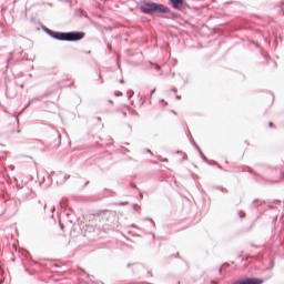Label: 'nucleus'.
Segmentation results:
<instances>
[{
	"label": "nucleus",
	"mask_w": 284,
	"mask_h": 284,
	"mask_svg": "<svg viewBox=\"0 0 284 284\" xmlns=\"http://www.w3.org/2000/svg\"><path fill=\"white\" fill-rule=\"evenodd\" d=\"M169 1L172 3L175 10H181V8H183V4L185 3V0H169Z\"/></svg>",
	"instance_id": "423d86ee"
},
{
	"label": "nucleus",
	"mask_w": 284,
	"mask_h": 284,
	"mask_svg": "<svg viewBox=\"0 0 284 284\" xmlns=\"http://www.w3.org/2000/svg\"><path fill=\"white\" fill-rule=\"evenodd\" d=\"M98 221L103 225H108L109 223H112V221H114V213H112L111 211H100L98 213Z\"/></svg>",
	"instance_id": "7ed1b4c3"
},
{
	"label": "nucleus",
	"mask_w": 284,
	"mask_h": 284,
	"mask_svg": "<svg viewBox=\"0 0 284 284\" xmlns=\"http://www.w3.org/2000/svg\"><path fill=\"white\" fill-rule=\"evenodd\" d=\"M140 10L144 14H154V12L156 13L161 12L162 14H168V12H170V9L168 7L155 3V2H145L140 7Z\"/></svg>",
	"instance_id": "f257e3e1"
},
{
	"label": "nucleus",
	"mask_w": 284,
	"mask_h": 284,
	"mask_svg": "<svg viewBox=\"0 0 284 284\" xmlns=\"http://www.w3.org/2000/svg\"><path fill=\"white\" fill-rule=\"evenodd\" d=\"M234 284H263V280L256 277H246L234 282Z\"/></svg>",
	"instance_id": "20e7f679"
},
{
	"label": "nucleus",
	"mask_w": 284,
	"mask_h": 284,
	"mask_svg": "<svg viewBox=\"0 0 284 284\" xmlns=\"http://www.w3.org/2000/svg\"><path fill=\"white\" fill-rule=\"evenodd\" d=\"M85 37V33L83 32H58L54 34V39H58L59 41H81Z\"/></svg>",
	"instance_id": "f03ea898"
},
{
	"label": "nucleus",
	"mask_w": 284,
	"mask_h": 284,
	"mask_svg": "<svg viewBox=\"0 0 284 284\" xmlns=\"http://www.w3.org/2000/svg\"><path fill=\"white\" fill-rule=\"evenodd\" d=\"M48 207V203L45 200H40L39 205L36 206L37 212L40 214H45V209Z\"/></svg>",
	"instance_id": "39448f33"
},
{
	"label": "nucleus",
	"mask_w": 284,
	"mask_h": 284,
	"mask_svg": "<svg viewBox=\"0 0 284 284\" xmlns=\"http://www.w3.org/2000/svg\"><path fill=\"white\" fill-rule=\"evenodd\" d=\"M60 227H61V230H63V224L60 222Z\"/></svg>",
	"instance_id": "0eeeda50"
},
{
	"label": "nucleus",
	"mask_w": 284,
	"mask_h": 284,
	"mask_svg": "<svg viewBox=\"0 0 284 284\" xmlns=\"http://www.w3.org/2000/svg\"><path fill=\"white\" fill-rule=\"evenodd\" d=\"M212 284H216V282L213 281Z\"/></svg>",
	"instance_id": "6e6552de"
}]
</instances>
